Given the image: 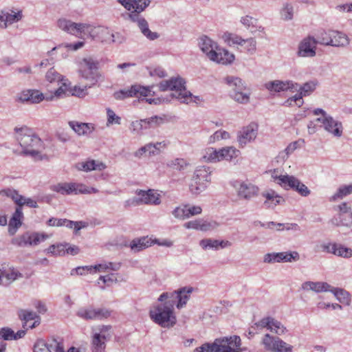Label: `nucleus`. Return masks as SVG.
Segmentation results:
<instances>
[{"label":"nucleus","instance_id":"nucleus-19","mask_svg":"<svg viewBox=\"0 0 352 352\" xmlns=\"http://www.w3.org/2000/svg\"><path fill=\"white\" fill-rule=\"evenodd\" d=\"M166 144L164 142L155 144L148 143L136 151L134 155L137 157H141L144 155L148 156L157 155L160 153L162 148H164Z\"/></svg>","mask_w":352,"mask_h":352},{"label":"nucleus","instance_id":"nucleus-45","mask_svg":"<svg viewBox=\"0 0 352 352\" xmlns=\"http://www.w3.org/2000/svg\"><path fill=\"white\" fill-rule=\"evenodd\" d=\"M280 180L284 184L283 187L285 188L289 186L290 188L296 190V192L299 188L298 186H300V184H301L302 183L298 179H297L294 176L288 175H286L285 177L281 178Z\"/></svg>","mask_w":352,"mask_h":352},{"label":"nucleus","instance_id":"nucleus-1","mask_svg":"<svg viewBox=\"0 0 352 352\" xmlns=\"http://www.w3.org/2000/svg\"><path fill=\"white\" fill-rule=\"evenodd\" d=\"M16 139L23 149V153L30 155L36 160H42L45 155L42 154L44 144L41 138L32 131L26 126L16 128Z\"/></svg>","mask_w":352,"mask_h":352},{"label":"nucleus","instance_id":"nucleus-48","mask_svg":"<svg viewBox=\"0 0 352 352\" xmlns=\"http://www.w3.org/2000/svg\"><path fill=\"white\" fill-rule=\"evenodd\" d=\"M231 97L236 102L241 104H247L250 101V93L246 90H241L236 92H231Z\"/></svg>","mask_w":352,"mask_h":352},{"label":"nucleus","instance_id":"nucleus-25","mask_svg":"<svg viewBox=\"0 0 352 352\" xmlns=\"http://www.w3.org/2000/svg\"><path fill=\"white\" fill-rule=\"evenodd\" d=\"M258 188L251 184L242 183L237 190L238 196L248 200L256 196Z\"/></svg>","mask_w":352,"mask_h":352},{"label":"nucleus","instance_id":"nucleus-20","mask_svg":"<svg viewBox=\"0 0 352 352\" xmlns=\"http://www.w3.org/2000/svg\"><path fill=\"white\" fill-rule=\"evenodd\" d=\"M23 18V14L21 10H19L17 12L9 13L5 10L0 12V28L5 29L8 27V24H12L21 21Z\"/></svg>","mask_w":352,"mask_h":352},{"label":"nucleus","instance_id":"nucleus-22","mask_svg":"<svg viewBox=\"0 0 352 352\" xmlns=\"http://www.w3.org/2000/svg\"><path fill=\"white\" fill-rule=\"evenodd\" d=\"M210 60L218 63L226 65L231 63L234 60V56L226 50L217 47L215 52L210 54Z\"/></svg>","mask_w":352,"mask_h":352},{"label":"nucleus","instance_id":"nucleus-35","mask_svg":"<svg viewBox=\"0 0 352 352\" xmlns=\"http://www.w3.org/2000/svg\"><path fill=\"white\" fill-rule=\"evenodd\" d=\"M226 84L231 88V92H236L241 90H246V86L243 80L234 76H227L224 79Z\"/></svg>","mask_w":352,"mask_h":352},{"label":"nucleus","instance_id":"nucleus-31","mask_svg":"<svg viewBox=\"0 0 352 352\" xmlns=\"http://www.w3.org/2000/svg\"><path fill=\"white\" fill-rule=\"evenodd\" d=\"M98 33L101 34L102 35L107 34L109 36L108 38H104L106 40V43H122L125 41V38L121 34L116 32L115 34L111 33L108 28H99L98 30Z\"/></svg>","mask_w":352,"mask_h":352},{"label":"nucleus","instance_id":"nucleus-59","mask_svg":"<svg viewBox=\"0 0 352 352\" xmlns=\"http://www.w3.org/2000/svg\"><path fill=\"white\" fill-rule=\"evenodd\" d=\"M45 78L50 82H61L64 80L63 76L58 74L54 68H51L47 71Z\"/></svg>","mask_w":352,"mask_h":352},{"label":"nucleus","instance_id":"nucleus-14","mask_svg":"<svg viewBox=\"0 0 352 352\" xmlns=\"http://www.w3.org/2000/svg\"><path fill=\"white\" fill-rule=\"evenodd\" d=\"M164 120L161 117L153 116L147 119H143L132 122L130 129L135 133H140L144 129L154 127L160 125Z\"/></svg>","mask_w":352,"mask_h":352},{"label":"nucleus","instance_id":"nucleus-8","mask_svg":"<svg viewBox=\"0 0 352 352\" xmlns=\"http://www.w3.org/2000/svg\"><path fill=\"white\" fill-rule=\"evenodd\" d=\"M192 292V287H182L172 292L162 293L158 298V302H163L166 298L173 301V305L177 309L183 308L190 299V295Z\"/></svg>","mask_w":352,"mask_h":352},{"label":"nucleus","instance_id":"nucleus-4","mask_svg":"<svg viewBox=\"0 0 352 352\" xmlns=\"http://www.w3.org/2000/svg\"><path fill=\"white\" fill-rule=\"evenodd\" d=\"M185 85V80L180 76H177L172 77L169 80H162L158 86L162 91H173L172 98H176L180 102L188 104L193 101V98H198V97H193L192 94L186 89Z\"/></svg>","mask_w":352,"mask_h":352},{"label":"nucleus","instance_id":"nucleus-7","mask_svg":"<svg viewBox=\"0 0 352 352\" xmlns=\"http://www.w3.org/2000/svg\"><path fill=\"white\" fill-rule=\"evenodd\" d=\"M58 27L62 30L73 35L89 34L91 36L94 32L95 28L91 25L83 23H75L66 19H60L57 21Z\"/></svg>","mask_w":352,"mask_h":352},{"label":"nucleus","instance_id":"nucleus-55","mask_svg":"<svg viewBox=\"0 0 352 352\" xmlns=\"http://www.w3.org/2000/svg\"><path fill=\"white\" fill-rule=\"evenodd\" d=\"M199 245L204 250L213 249L217 250L219 249L218 240L212 239H204L200 241Z\"/></svg>","mask_w":352,"mask_h":352},{"label":"nucleus","instance_id":"nucleus-23","mask_svg":"<svg viewBox=\"0 0 352 352\" xmlns=\"http://www.w3.org/2000/svg\"><path fill=\"white\" fill-rule=\"evenodd\" d=\"M23 213L20 208H16L8 223V232L14 235L22 225Z\"/></svg>","mask_w":352,"mask_h":352},{"label":"nucleus","instance_id":"nucleus-64","mask_svg":"<svg viewBox=\"0 0 352 352\" xmlns=\"http://www.w3.org/2000/svg\"><path fill=\"white\" fill-rule=\"evenodd\" d=\"M219 226V223L216 221H208L204 219L201 221L200 230L206 232L216 229Z\"/></svg>","mask_w":352,"mask_h":352},{"label":"nucleus","instance_id":"nucleus-11","mask_svg":"<svg viewBox=\"0 0 352 352\" xmlns=\"http://www.w3.org/2000/svg\"><path fill=\"white\" fill-rule=\"evenodd\" d=\"M316 121L321 122L324 129L333 136L340 138L342 135L343 126L342 122L334 120L331 116L318 118Z\"/></svg>","mask_w":352,"mask_h":352},{"label":"nucleus","instance_id":"nucleus-52","mask_svg":"<svg viewBox=\"0 0 352 352\" xmlns=\"http://www.w3.org/2000/svg\"><path fill=\"white\" fill-rule=\"evenodd\" d=\"M223 38L225 41L227 42L230 45H243V41H245V39L242 38L241 36L232 33H225Z\"/></svg>","mask_w":352,"mask_h":352},{"label":"nucleus","instance_id":"nucleus-18","mask_svg":"<svg viewBox=\"0 0 352 352\" xmlns=\"http://www.w3.org/2000/svg\"><path fill=\"white\" fill-rule=\"evenodd\" d=\"M265 87L270 91L280 92L287 90H298V84L291 80H273L265 83Z\"/></svg>","mask_w":352,"mask_h":352},{"label":"nucleus","instance_id":"nucleus-56","mask_svg":"<svg viewBox=\"0 0 352 352\" xmlns=\"http://www.w3.org/2000/svg\"><path fill=\"white\" fill-rule=\"evenodd\" d=\"M334 254L344 258H351L352 257V249L336 244Z\"/></svg>","mask_w":352,"mask_h":352},{"label":"nucleus","instance_id":"nucleus-9","mask_svg":"<svg viewBox=\"0 0 352 352\" xmlns=\"http://www.w3.org/2000/svg\"><path fill=\"white\" fill-rule=\"evenodd\" d=\"M151 87H142L138 85H133L129 89H123L114 93L113 96L116 100H124L129 97H147L154 96L155 93L151 90Z\"/></svg>","mask_w":352,"mask_h":352},{"label":"nucleus","instance_id":"nucleus-49","mask_svg":"<svg viewBox=\"0 0 352 352\" xmlns=\"http://www.w3.org/2000/svg\"><path fill=\"white\" fill-rule=\"evenodd\" d=\"M279 338L271 336L267 333L264 336L262 343L266 350L274 352Z\"/></svg>","mask_w":352,"mask_h":352},{"label":"nucleus","instance_id":"nucleus-39","mask_svg":"<svg viewBox=\"0 0 352 352\" xmlns=\"http://www.w3.org/2000/svg\"><path fill=\"white\" fill-rule=\"evenodd\" d=\"M352 193V184L349 185H343L341 186L337 190V192L332 195L329 200L331 201H336L338 200L342 199L347 195H349Z\"/></svg>","mask_w":352,"mask_h":352},{"label":"nucleus","instance_id":"nucleus-53","mask_svg":"<svg viewBox=\"0 0 352 352\" xmlns=\"http://www.w3.org/2000/svg\"><path fill=\"white\" fill-rule=\"evenodd\" d=\"M67 244H58L52 245L47 249L45 250L47 254H50L53 256H63L65 254V248Z\"/></svg>","mask_w":352,"mask_h":352},{"label":"nucleus","instance_id":"nucleus-43","mask_svg":"<svg viewBox=\"0 0 352 352\" xmlns=\"http://www.w3.org/2000/svg\"><path fill=\"white\" fill-rule=\"evenodd\" d=\"M298 141L291 142L285 150L280 151L277 156V161L278 162H285L297 148Z\"/></svg>","mask_w":352,"mask_h":352},{"label":"nucleus","instance_id":"nucleus-57","mask_svg":"<svg viewBox=\"0 0 352 352\" xmlns=\"http://www.w3.org/2000/svg\"><path fill=\"white\" fill-rule=\"evenodd\" d=\"M270 330L278 335L283 334L286 331V328L278 320L271 318Z\"/></svg>","mask_w":352,"mask_h":352},{"label":"nucleus","instance_id":"nucleus-47","mask_svg":"<svg viewBox=\"0 0 352 352\" xmlns=\"http://www.w3.org/2000/svg\"><path fill=\"white\" fill-rule=\"evenodd\" d=\"M168 166L175 170L179 171H184L189 166V163L187 162L184 159L176 158L168 163Z\"/></svg>","mask_w":352,"mask_h":352},{"label":"nucleus","instance_id":"nucleus-2","mask_svg":"<svg viewBox=\"0 0 352 352\" xmlns=\"http://www.w3.org/2000/svg\"><path fill=\"white\" fill-rule=\"evenodd\" d=\"M159 302L150 309V318L163 328L173 327L177 322L173 301L166 298Z\"/></svg>","mask_w":352,"mask_h":352},{"label":"nucleus","instance_id":"nucleus-58","mask_svg":"<svg viewBox=\"0 0 352 352\" xmlns=\"http://www.w3.org/2000/svg\"><path fill=\"white\" fill-rule=\"evenodd\" d=\"M47 346L51 352H65L63 342L56 338H52Z\"/></svg>","mask_w":352,"mask_h":352},{"label":"nucleus","instance_id":"nucleus-61","mask_svg":"<svg viewBox=\"0 0 352 352\" xmlns=\"http://www.w3.org/2000/svg\"><path fill=\"white\" fill-rule=\"evenodd\" d=\"M316 84L314 82H307L305 83L302 86H299L298 85L297 91H300L302 94L305 96L307 95L310 94L312 91H314V89H316ZM295 91L296 90H294L293 92Z\"/></svg>","mask_w":352,"mask_h":352},{"label":"nucleus","instance_id":"nucleus-30","mask_svg":"<svg viewBox=\"0 0 352 352\" xmlns=\"http://www.w3.org/2000/svg\"><path fill=\"white\" fill-rule=\"evenodd\" d=\"M152 243L153 242L150 238L143 236L133 239L130 243V248L133 252H138L151 246Z\"/></svg>","mask_w":352,"mask_h":352},{"label":"nucleus","instance_id":"nucleus-46","mask_svg":"<svg viewBox=\"0 0 352 352\" xmlns=\"http://www.w3.org/2000/svg\"><path fill=\"white\" fill-rule=\"evenodd\" d=\"M121 267L120 263H105L96 265L94 266V272H105L107 270L118 271Z\"/></svg>","mask_w":352,"mask_h":352},{"label":"nucleus","instance_id":"nucleus-36","mask_svg":"<svg viewBox=\"0 0 352 352\" xmlns=\"http://www.w3.org/2000/svg\"><path fill=\"white\" fill-rule=\"evenodd\" d=\"M331 293L334 294L336 299L341 303L349 305L351 303V295L346 290L340 288L332 287L330 289Z\"/></svg>","mask_w":352,"mask_h":352},{"label":"nucleus","instance_id":"nucleus-34","mask_svg":"<svg viewBox=\"0 0 352 352\" xmlns=\"http://www.w3.org/2000/svg\"><path fill=\"white\" fill-rule=\"evenodd\" d=\"M331 223L336 226H352V212L349 214H336L332 219Z\"/></svg>","mask_w":352,"mask_h":352},{"label":"nucleus","instance_id":"nucleus-21","mask_svg":"<svg viewBox=\"0 0 352 352\" xmlns=\"http://www.w3.org/2000/svg\"><path fill=\"white\" fill-rule=\"evenodd\" d=\"M118 2L129 11L142 12L148 6L150 0H118Z\"/></svg>","mask_w":352,"mask_h":352},{"label":"nucleus","instance_id":"nucleus-63","mask_svg":"<svg viewBox=\"0 0 352 352\" xmlns=\"http://www.w3.org/2000/svg\"><path fill=\"white\" fill-rule=\"evenodd\" d=\"M61 82H62V85L59 87V88L57 90H56V91L54 93V95L56 97H60V96H61L62 94H69L70 82H68V80L67 79H64V80L61 81Z\"/></svg>","mask_w":352,"mask_h":352},{"label":"nucleus","instance_id":"nucleus-44","mask_svg":"<svg viewBox=\"0 0 352 352\" xmlns=\"http://www.w3.org/2000/svg\"><path fill=\"white\" fill-rule=\"evenodd\" d=\"M73 183H59L51 186V190L61 195L73 193Z\"/></svg>","mask_w":352,"mask_h":352},{"label":"nucleus","instance_id":"nucleus-17","mask_svg":"<svg viewBox=\"0 0 352 352\" xmlns=\"http://www.w3.org/2000/svg\"><path fill=\"white\" fill-rule=\"evenodd\" d=\"M258 131V126L255 123H251L248 126L241 129L238 133V141L241 146H244L248 142L254 140Z\"/></svg>","mask_w":352,"mask_h":352},{"label":"nucleus","instance_id":"nucleus-5","mask_svg":"<svg viewBox=\"0 0 352 352\" xmlns=\"http://www.w3.org/2000/svg\"><path fill=\"white\" fill-rule=\"evenodd\" d=\"M212 170L209 166H197L192 175L189 190L193 195H198L204 192L211 182Z\"/></svg>","mask_w":352,"mask_h":352},{"label":"nucleus","instance_id":"nucleus-33","mask_svg":"<svg viewBox=\"0 0 352 352\" xmlns=\"http://www.w3.org/2000/svg\"><path fill=\"white\" fill-rule=\"evenodd\" d=\"M262 195L266 199L265 204L268 207L276 206L283 201V198L279 196L276 192L273 190H268L262 193Z\"/></svg>","mask_w":352,"mask_h":352},{"label":"nucleus","instance_id":"nucleus-10","mask_svg":"<svg viewBox=\"0 0 352 352\" xmlns=\"http://www.w3.org/2000/svg\"><path fill=\"white\" fill-rule=\"evenodd\" d=\"M110 315L111 311L105 308L95 309L92 307H81L76 312L77 316L86 320L107 318Z\"/></svg>","mask_w":352,"mask_h":352},{"label":"nucleus","instance_id":"nucleus-16","mask_svg":"<svg viewBox=\"0 0 352 352\" xmlns=\"http://www.w3.org/2000/svg\"><path fill=\"white\" fill-rule=\"evenodd\" d=\"M19 319L23 321V328L33 329L38 326L41 322V318L38 314L28 309H20L18 311Z\"/></svg>","mask_w":352,"mask_h":352},{"label":"nucleus","instance_id":"nucleus-50","mask_svg":"<svg viewBox=\"0 0 352 352\" xmlns=\"http://www.w3.org/2000/svg\"><path fill=\"white\" fill-rule=\"evenodd\" d=\"M22 277V274L19 273L18 271L14 270H11L10 271H3V279L4 284L3 285H8L16 280L19 278Z\"/></svg>","mask_w":352,"mask_h":352},{"label":"nucleus","instance_id":"nucleus-32","mask_svg":"<svg viewBox=\"0 0 352 352\" xmlns=\"http://www.w3.org/2000/svg\"><path fill=\"white\" fill-rule=\"evenodd\" d=\"M219 151V160L231 161L233 158H236L240 153V151L233 146H228L222 148Z\"/></svg>","mask_w":352,"mask_h":352},{"label":"nucleus","instance_id":"nucleus-3","mask_svg":"<svg viewBox=\"0 0 352 352\" xmlns=\"http://www.w3.org/2000/svg\"><path fill=\"white\" fill-rule=\"evenodd\" d=\"M239 336H233L215 339L212 343L206 342L197 347L194 352H241Z\"/></svg>","mask_w":352,"mask_h":352},{"label":"nucleus","instance_id":"nucleus-24","mask_svg":"<svg viewBox=\"0 0 352 352\" xmlns=\"http://www.w3.org/2000/svg\"><path fill=\"white\" fill-rule=\"evenodd\" d=\"M69 126L78 135H86L91 133L94 127L91 123L80 122L78 121H69Z\"/></svg>","mask_w":352,"mask_h":352},{"label":"nucleus","instance_id":"nucleus-15","mask_svg":"<svg viewBox=\"0 0 352 352\" xmlns=\"http://www.w3.org/2000/svg\"><path fill=\"white\" fill-rule=\"evenodd\" d=\"M137 195L138 197L133 201L137 204L159 205L161 203L160 194L154 190L149 189L147 191L140 190L137 192Z\"/></svg>","mask_w":352,"mask_h":352},{"label":"nucleus","instance_id":"nucleus-28","mask_svg":"<svg viewBox=\"0 0 352 352\" xmlns=\"http://www.w3.org/2000/svg\"><path fill=\"white\" fill-rule=\"evenodd\" d=\"M331 39L330 45L334 47H346L349 44V39L347 36L338 31H330Z\"/></svg>","mask_w":352,"mask_h":352},{"label":"nucleus","instance_id":"nucleus-12","mask_svg":"<svg viewBox=\"0 0 352 352\" xmlns=\"http://www.w3.org/2000/svg\"><path fill=\"white\" fill-rule=\"evenodd\" d=\"M317 41L312 36L303 38L298 44L297 55L300 57H314L316 56Z\"/></svg>","mask_w":352,"mask_h":352},{"label":"nucleus","instance_id":"nucleus-6","mask_svg":"<svg viewBox=\"0 0 352 352\" xmlns=\"http://www.w3.org/2000/svg\"><path fill=\"white\" fill-rule=\"evenodd\" d=\"M99 63L92 58H83L79 73L82 78L87 82L86 87L91 88L100 80L103 79L102 74L98 72Z\"/></svg>","mask_w":352,"mask_h":352},{"label":"nucleus","instance_id":"nucleus-13","mask_svg":"<svg viewBox=\"0 0 352 352\" xmlns=\"http://www.w3.org/2000/svg\"><path fill=\"white\" fill-rule=\"evenodd\" d=\"M45 99V96L38 89H25L17 94L16 100L21 103L29 102L38 104Z\"/></svg>","mask_w":352,"mask_h":352},{"label":"nucleus","instance_id":"nucleus-41","mask_svg":"<svg viewBox=\"0 0 352 352\" xmlns=\"http://www.w3.org/2000/svg\"><path fill=\"white\" fill-rule=\"evenodd\" d=\"M141 32L148 39L151 41H154L159 38V34L157 32H151L148 28V24L145 19H142L139 21L138 24Z\"/></svg>","mask_w":352,"mask_h":352},{"label":"nucleus","instance_id":"nucleus-40","mask_svg":"<svg viewBox=\"0 0 352 352\" xmlns=\"http://www.w3.org/2000/svg\"><path fill=\"white\" fill-rule=\"evenodd\" d=\"M141 32L148 39L151 41H154L159 38V34L157 32H151L148 28V24L145 19H142L139 21L138 24Z\"/></svg>","mask_w":352,"mask_h":352},{"label":"nucleus","instance_id":"nucleus-62","mask_svg":"<svg viewBox=\"0 0 352 352\" xmlns=\"http://www.w3.org/2000/svg\"><path fill=\"white\" fill-rule=\"evenodd\" d=\"M278 343L274 350V352H292L293 346L280 338L277 340Z\"/></svg>","mask_w":352,"mask_h":352},{"label":"nucleus","instance_id":"nucleus-27","mask_svg":"<svg viewBox=\"0 0 352 352\" xmlns=\"http://www.w3.org/2000/svg\"><path fill=\"white\" fill-rule=\"evenodd\" d=\"M331 286L325 282L307 281L302 285L304 290H311L317 293L329 292Z\"/></svg>","mask_w":352,"mask_h":352},{"label":"nucleus","instance_id":"nucleus-26","mask_svg":"<svg viewBox=\"0 0 352 352\" xmlns=\"http://www.w3.org/2000/svg\"><path fill=\"white\" fill-rule=\"evenodd\" d=\"M199 45L201 51L207 55L210 60V54L215 52L217 49V45L206 36H202L199 38Z\"/></svg>","mask_w":352,"mask_h":352},{"label":"nucleus","instance_id":"nucleus-54","mask_svg":"<svg viewBox=\"0 0 352 352\" xmlns=\"http://www.w3.org/2000/svg\"><path fill=\"white\" fill-rule=\"evenodd\" d=\"M12 243L19 247L32 245V242L30 241L29 232L12 239Z\"/></svg>","mask_w":352,"mask_h":352},{"label":"nucleus","instance_id":"nucleus-38","mask_svg":"<svg viewBox=\"0 0 352 352\" xmlns=\"http://www.w3.org/2000/svg\"><path fill=\"white\" fill-rule=\"evenodd\" d=\"M201 159L208 163L218 162H219V151L212 147L207 148L202 152Z\"/></svg>","mask_w":352,"mask_h":352},{"label":"nucleus","instance_id":"nucleus-37","mask_svg":"<svg viewBox=\"0 0 352 352\" xmlns=\"http://www.w3.org/2000/svg\"><path fill=\"white\" fill-rule=\"evenodd\" d=\"M107 339L103 338L100 334L93 333L91 339L93 352H104L106 348V341Z\"/></svg>","mask_w":352,"mask_h":352},{"label":"nucleus","instance_id":"nucleus-29","mask_svg":"<svg viewBox=\"0 0 352 352\" xmlns=\"http://www.w3.org/2000/svg\"><path fill=\"white\" fill-rule=\"evenodd\" d=\"M76 167L80 170L88 172L91 170H102L106 168V165L98 161L89 160L77 164Z\"/></svg>","mask_w":352,"mask_h":352},{"label":"nucleus","instance_id":"nucleus-42","mask_svg":"<svg viewBox=\"0 0 352 352\" xmlns=\"http://www.w3.org/2000/svg\"><path fill=\"white\" fill-rule=\"evenodd\" d=\"M241 23L252 33L258 31L261 28L258 25V20L248 15L241 17Z\"/></svg>","mask_w":352,"mask_h":352},{"label":"nucleus","instance_id":"nucleus-51","mask_svg":"<svg viewBox=\"0 0 352 352\" xmlns=\"http://www.w3.org/2000/svg\"><path fill=\"white\" fill-rule=\"evenodd\" d=\"M280 18L283 21H290L293 19L294 8L290 3H285L280 11Z\"/></svg>","mask_w":352,"mask_h":352},{"label":"nucleus","instance_id":"nucleus-60","mask_svg":"<svg viewBox=\"0 0 352 352\" xmlns=\"http://www.w3.org/2000/svg\"><path fill=\"white\" fill-rule=\"evenodd\" d=\"M187 211L186 209V205L176 207L173 211V216L180 220H185L188 219Z\"/></svg>","mask_w":352,"mask_h":352}]
</instances>
